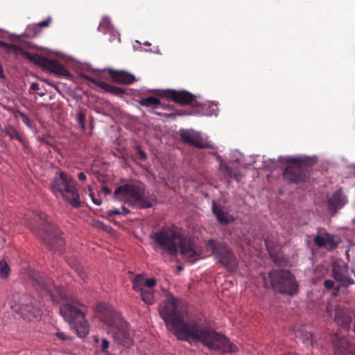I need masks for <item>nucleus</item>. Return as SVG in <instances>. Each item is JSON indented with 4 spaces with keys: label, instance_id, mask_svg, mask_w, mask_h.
<instances>
[{
    "label": "nucleus",
    "instance_id": "f257e3e1",
    "mask_svg": "<svg viewBox=\"0 0 355 355\" xmlns=\"http://www.w3.org/2000/svg\"><path fill=\"white\" fill-rule=\"evenodd\" d=\"M159 312L167 329L182 340L198 342L210 349L223 353L238 350L236 345L198 320L186 321L187 312L172 295H168L159 307Z\"/></svg>",
    "mask_w": 355,
    "mask_h": 355
},
{
    "label": "nucleus",
    "instance_id": "f03ea898",
    "mask_svg": "<svg viewBox=\"0 0 355 355\" xmlns=\"http://www.w3.org/2000/svg\"><path fill=\"white\" fill-rule=\"evenodd\" d=\"M156 243L170 255H175L178 250L187 261H194L205 255L200 248L191 243L190 239L184 236L174 226L165 227L154 234Z\"/></svg>",
    "mask_w": 355,
    "mask_h": 355
},
{
    "label": "nucleus",
    "instance_id": "7ed1b4c3",
    "mask_svg": "<svg viewBox=\"0 0 355 355\" xmlns=\"http://www.w3.org/2000/svg\"><path fill=\"white\" fill-rule=\"evenodd\" d=\"M114 198L137 208H148L153 205L155 198L146 196L145 187L137 180H132L118 187L114 191Z\"/></svg>",
    "mask_w": 355,
    "mask_h": 355
},
{
    "label": "nucleus",
    "instance_id": "20e7f679",
    "mask_svg": "<svg viewBox=\"0 0 355 355\" xmlns=\"http://www.w3.org/2000/svg\"><path fill=\"white\" fill-rule=\"evenodd\" d=\"M101 320L107 327V331L119 343L129 346L133 340V333L125 321L114 309L110 308L103 313Z\"/></svg>",
    "mask_w": 355,
    "mask_h": 355
},
{
    "label": "nucleus",
    "instance_id": "39448f33",
    "mask_svg": "<svg viewBox=\"0 0 355 355\" xmlns=\"http://www.w3.org/2000/svg\"><path fill=\"white\" fill-rule=\"evenodd\" d=\"M51 189L54 193H60L63 200L73 207L80 206V199L77 182L68 173L60 172L56 175L51 183Z\"/></svg>",
    "mask_w": 355,
    "mask_h": 355
},
{
    "label": "nucleus",
    "instance_id": "423d86ee",
    "mask_svg": "<svg viewBox=\"0 0 355 355\" xmlns=\"http://www.w3.org/2000/svg\"><path fill=\"white\" fill-rule=\"evenodd\" d=\"M279 162L289 164L284 171V178L290 182H304L309 178L304 166L315 162V157L306 156H279Z\"/></svg>",
    "mask_w": 355,
    "mask_h": 355
},
{
    "label": "nucleus",
    "instance_id": "0eeeda50",
    "mask_svg": "<svg viewBox=\"0 0 355 355\" xmlns=\"http://www.w3.org/2000/svg\"><path fill=\"white\" fill-rule=\"evenodd\" d=\"M264 286L271 287L275 292L294 295L297 293V285L293 275L287 270H278L269 273L263 278Z\"/></svg>",
    "mask_w": 355,
    "mask_h": 355
},
{
    "label": "nucleus",
    "instance_id": "6e6552de",
    "mask_svg": "<svg viewBox=\"0 0 355 355\" xmlns=\"http://www.w3.org/2000/svg\"><path fill=\"white\" fill-rule=\"evenodd\" d=\"M42 225V231H37V227L33 225L31 223L29 227L46 243V245L53 250H60V247L64 245V240L60 234L58 227L49 222L45 214H37Z\"/></svg>",
    "mask_w": 355,
    "mask_h": 355
},
{
    "label": "nucleus",
    "instance_id": "1a4fd4ad",
    "mask_svg": "<svg viewBox=\"0 0 355 355\" xmlns=\"http://www.w3.org/2000/svg\"><path fill=\"white\" fill-rule=\"evenodd\" d=\"M9 304L14 311L20 313L25 319L29 321L39 320L42 313L38 306L33 304L32 299L26 294L14 293Z\"/></svg>",
    "mask_w": 355,
    "mask_h": 355
},
{
    "label": "nucleus",
    "instance_id": "9d476101",
    "mask_svg": "<svg viewBox=\"0 0 355 355\" xmlns=\"http://www.w3.org/2000/svg\"><path fill=\"white\" fill-rule=\"evenodd\" d=\"M206 246L211 252V254L217 262L221 263L230 271L236 269V259L225 243L210 239L207 241Z\"/></svg>",
    "mask_w": 355,
    "mask_h": 355
},
{
    "label": "nucleus",
    "instance_id": "9b49d317",
    "mask_svg": "<svg viewBox=\"0 0 355 355\" xmlns=\"http://www.w3.org/2000/svg\"><path fill=\"white\" fill-rule=\"evenodd\" d=\"M31 277L33 279L37 288L46 293L53 303L58 304L60 300L66 297L63 288L55 286L51 279L45 278L38 272L33 273L31 275Z\"/></svg>",
    "mask_w": 355,
    "mask_h": 355
},
{
    "label": "nucleus",
    "instance_id": "f8f14e48",
    "mask_svg": "<svg viewBox=\"0 0 355 355\" xmlns=\"http://www.w3.org/2000/svg\"><path fill=\"white\" fill-rule=\"evenodd\" d=\"M155 284V279H146L142 275H137L132 280L133 289L140 293L142 300L148 304H151L155 301L153 287Z\"/></svg>",
    "mask_w": 355,
    "mask_h": 355
},
{
    "label": "nucleus",
    "instance_id": "ddd939ff",
    "mask_svg": "<svg viewBox=\"0 0 355 355\" xmlns=\"http://www.w3.org/2000/svg\"><path fill=\"white\" fill-rule=\"evenodd\" d=\"M332 273L334 278L340 286H347L354 283L350 275L354 274L355 277V272L353 270L349 271L345 264L334 263L333 264Z\"/></svg>",
    "mask_w": 355,
    "mask_h": 355
},
{
    "label": "nucleus",
    "instance_id": "4468645a",
    "mask_svg": "<svg viewBox=\"0 0 355 355\" xmlns=\"http://www.w3.org/2000/svg\"><path fill=\"white\" fill-rule=\"evenodd\" d=\"M60 313L70 324L74 321L83 318L84 312L81 310L77 304L66 303L60 308Z\"/></svg>",
    "mask_w": 355,
    "mask_h": 355
},
{
    "label": "nucleus",
    "instance_id": "2eb2a0df",
    "mask_svg": "<svg viewBox=\"0 0 355 355\" xmlns=\"http://www.w3.org/2000/svg\"><path fill=\"white\" fill-rule=\"evenodd\" d=\"M182 139L187 143L200 148L209 146L208 142L201 135L193 130H182L180 132Z\"/></svg>",
    "mask_w": 355,
    "mask_h": 355
},
{
    "label": "nucleus",
    "instance_id": "dca6fc26",
    "mask_svg": "<svg viewBox=\"0 0 355 355\" xmlns=\"http://www.w3.org/2000/svg\"><path fill=\"white\" fill-rule=\"evenodd\" d=\"M99 31L103 32L105 34H110V40L114 41L117 39L120 42V35L115 30L114 26L111 24L110 19L107 17H103L98 28Z\"/></svg>",
    "mask_w": 355,
    "mask_h": 355
},
{
    "label": "nucleus",
    "instance_id": "f3484780",
    "mask_svg": "<svg viewBox=\"0 0 355 355\" xmlns=\"http://www.w3.org/2000/svg\"><path fill=\"white\" fill-rule=\"evenodd\" d=\"M108 71L112 75V80L118 83L132 84L135 81V77L133 74L125 71H114L109 69Z\"/></svg>",
    "mask_w": 355,
    "mask_h": 355
},
{
    "label": "nucleus",
    "instance_id": "a211bd4d",
    "mask_svg": "<svg viewBox=\"0 0 355 355\" xmlns=\"http://www.w3.org/2000/svg\"><path fill=\"white\" fill-rule=\"evenodd\" d=\"M347 202V197L342 193L340 190H338L329 199L328 207L331 211H336L344 206Z\"/></svg>",
    "mask_w": 355,
    "mask_h": 355
},
{
    "label": "nucleus",
    "instance_id": "6ab92c4d",
    "mask_svg": "<svg viewBox=\"0 0 355 355\" xmlns=\"http://www.w3.org/2000/svg\"><path fill=\"white\" fill-rule=\"evenodd\" d=\"M334 320L338 325L343 328H347L351 322V316L347 313L346 310L340 306H336L334 310Z\"/></svg>",
    "mask_w": 355,
    "mask_h": 355
},
{
    "label": "nucleus",
    "instance_id": "aec40b11",
    "mask_svg": "<svg viewBox=\"0 0 355 355\" xmlns=\"http://www.w3.org/2000/svg\"><path fill=\"white\" fill-rule=\"evenodd\" d=\"M169 97L173 101L180 104H190L193 101V96L187 91H171Z\"/></svg>",
    "mask_w": 355,
    "mask_h": 355
},
{
    "label": "nucleus",
    "instance_id": "412c9836",
    "mask_svg": "<svg viewBox=\"0 0 355 355\" xmlns=\"http://www.w3.org/2000/svg\"><path fill=\"white\" fill-rule=\"evenodd\" d=\"M70 326L80 338L85 337L89 331L87 322L85 319V315L74 321Z\"/></svg>",
    "mask_w": 355,
    "mask_h": 355
},
{
    "label": "nucleus",
    "instance_id": "4be33fe9",
    "mask_svg": "<svg viewBox=\"0 0 355 355\" xmlns=\"http://www.w3.org/2000/svg\"><path fill=\"white\" fill-rule=\"evenodd\" d=\"M46 69L57 75L62 76L69 75L68 70L56 60L49 59Z\"/></svg>",
    "mask_w": 355,
    "mask_h": 355
},
{
    "label": "nucleus",
    "instance_id": "5701e85b",
    "mask_svg": "<svg viewBox=\"0 0 355 355\" xmlns=\"http://www.w3.org/2000/svg\"><path fill=\"white\" fill-rule=\"evenodd\" d=\"M212 210L220 223H227L233 220V217L221 207L217 206L215 202H213Z\"/></svg>",
    "mask_w": 355,
    "mask_h": 355
},
{
    "label": "nucleus",
    "instance_id": "b1692460",
    "mask_svg": "<svg viewBox=\"0 0 355 355\" xmlns=\"http://www.w3.org/2000/svg\"><path fill=\"white\" fill-rule=\"evenodd\" d=\"M314 242L318 247H327L331 245L333 243V236L324 232H320L314 238Z\"/></svg>",
    "mask_w": 355,
    "mask_h": 355
},
{
    "label": "nucleus",
    "instance_id": "393cba45",
    "mask_svg": "<svg viewBox=\"0 0 355 355\" xmlns=\"http://www.w3.org/2000/svg\"><path fill=\"white\" fill-rule=\"evenodd\" d=\"M11 272V268L5 259L0 260V278L6 279L9 277Z\"/></svg>",
    "mask_w": 355,
    "mask_h": 355
},
{
    "label": "nucleus",
    "instance_id": "a878e982",
    "mask_svg": "<svg viewBox=\"0 0 355 355\" xmlns=\"http://www.w3.org/2000/svg\"><path fill=\"white\" fill-rule=\"evenodd\" d=\"M5 134L8 136L11 139H17L21 144H24V139L20 136L17 129L14 127L9 126L6 128Z\"/></svg>",
    "mask_w": 355,
    "mask_h": 355
},
{
    "label": "nucleus",
    "instance_id": "bb28decb",
    "mask_svg": "<svg viewBox=\"0 0 355 355\" xmlns=\"http://www.w3.org/2000/svg\"><path fill=\"white\" fill-rule=\"evenodd\" d=\"M139 104L146 107H157L160 101L157 98L150 96L141 99Z\"/></svg>",
    "mask_w": 355,
    "mask_h": 355
},
{
    "label": "nucleus",
    "instance_id": "cd10ccee",
    "mask_svg": "<svg viewBox=\"0 0 355 355\" xmlns=\"http://www.w3.org/2000/svg\"><path fill=\"white\" fill-rule=\"evenodd\" d=\"M30 60L33 61L35 63L37 64L38 65L46 68L47 64L49 62V59L46 58L44 56H41L37 54H33V55H28V56Z\"/></svg>",
    "mask_w": 355,
    "mask_h": 355
},
{
    "label": "nucleus",
    "instance_id": "c85d7f7f",
    "mask_svg": "<svg viewBox=\"0 0 355 355\" xmlns=\"http://www.w3.org/2000/svg\"><path fill=\"white\" fill-rule=\"evenodd\" d=\"M5 45L6 46H4L3 49L8 53H13L17 55L20 54H24V51H23V49L17 45L8 44L6 42L5 43Z\"/></svg>",
    "mask_w": 355,
    "mask_h": 355
},
{
    "label": "nucleus",
    "instance_id": "c756f323",
    "mask_svg": "<svg viewBox=\"0 0 355 355\" xmlns=\"http://www.w3.org/2000/svg\"><path fill=\"white\" fill-rule=\"evenodd\" d=\"M68 263L76 271L83 279H85L86 276L85 269L78 261L69 260Z\"/></svg>",
    "mask_w": 355,
    "mask_h": 355
},
{
    "label": "nucleus",
    "instance_id": "7c9ffc66",
    "mask_svg": "<svg viewBox=\"0 0 355 355\" xmlns=\"http://www.w3.org/2000/svg\"><path fill=\"white\" fill-rule=\"evenodd\" d=\"M16 116H18L21 118L22 122L30 129H33V126L31 121L30 118L28 115H26L24 112L17 110L16 112Z\"/></svg>",
    "mask_w": 355,
    "mask_h": 355
},
{
    "label": "nucleus",
    "instance_id": "2f4dec72",
    "mask_svg": "<svg viewBox=\"0 0 355 355\" xmlns=\"http://www.w3.org/2000/svg\"><path fill=\"white\" fill-rule=\"evenodd\" d=\"M53 335L60 340L67 343L70 342L71 340V336L66 334L64 332L58 330Z\"/></svg>",
    "mask_w": 355,
    "mask_h": 355
},
{
    "label": "nucleus",
    "instance_id": "473e14b6",
    "mask_svg": "<svg viewBox=\"0 0 355 355\" xmlns=\"http://www.w3.org/2000/svg\"><path fill=\"white\" fill-rule=\"evenodd\" d=\"M85 114L80 112L77 114V122L82 129L85 128Z\"/></svg>",
    "mask_w": 355,
    "mask_h": 355
},
{
    "label": "nucleus",
    "instance_id": "72a5a7b5",
    "mask_svg": "<svg viewBox=\"0 0 355 355\" xmlns=\"http://www.w3.org/2000/svg\"><path fill=\"white\" fill-rule=\"evenodd\" d=\"M109 346H110L109 341L107 340L106 339H103L101 341V349L102 352H103L106 355H110L108 354V351H107Z\"/></svg>",
    "mask_w": 355,
    "mask_h": 355
},
{
    "label": "nucleus",
    "instance_id": "f704fd0d",
    "mask_svg": "<svg viewBox=\"0 0 355 355\" xmlns=\"http://www.w3.org/2000/svg\"><path fill=\"white\" fill-rule=\"evenodd\" d=\"M276 161L275 159H268L267 161L263 162V168H266L268 169H272L276 167Z\"/></svg>",
    "mask_w": 355,
    "mask_h": 355
},
{
    "label": "nucleus",
    "instance_id": "c9c22d12",
    "mask_svg": "<svg viewBox=\"0 0 355 355\" xmlns=\"http://www.w3.org/2000/svg\"><path fill=\"white\" fill-rule=\"evenodd\" d=\"M51 21V19L50 17H49L46 19L39 22L37 26L39 27H46L49 25Z\"/></svg>",
    "mask_w": 355,
    "mask_h": 355
},
{
    "label": "nucleus",
    "instance_id": "e433bc0d",
    "mask_svg": "<svg viewBox=\"0 0 355 355\" xmlns=\"http://www.w3.org/2000/svg\"><path fill=\"white\" fill-rule=\"evenodd\" d=\"M305 339L304 342H306V345H309V343H312V335L309 333L306 332L304 334Z\"/></svg>",
    "mask_w": 355,
    "mask_h": 355
},
{
    "label": "nucleus",
    "instance_id": "4c0bfd02",
    "mask_svg": "<svg viewBox=\"0 0 355 355\" xmlns=\"http://www.w3.org/2000/svg\"><path fill=\"white\" fill-rule=\"evenodd\" d=\"M324 285L326 288L331 289L334 287V283L332 280L327 279L324 281Z\"/></svg>",
    "mask_w": 355,
    "mask_h": 355
},
{
    "label": "nucleus",
    "instance_id": "58836bf2",
    "mask_svg": "<svg viewBox=\"0 0 355 355\" xmlns=\"http://www.w3.org/2000/svg\"><path fill=\"white\" fill-rule=\"evenodd\" d=\"M256 162L254 160V157L250 156L245 160V165H251L254 164Z\"/></svg>",
    "mask_w": 355,
    "mask_h": 355
},
{
    "label": "nucleus",
    "instance_id": "ea45409f",
    "mask_svg": "<svg viewBox=\"0 0 355 355\" xmlns=\"http://www.w3.org/2000/svg\"><path fill=\"white\" fill-rule=\"evenodd\" d=\"M107 214H109V216H114L120 214L121 211L118 209H112L109 210Z\"/></svg>",
    "mask_w": 355,
    "mask_h": 355
},
{
    "label": "nucleus",
    "instance_id": "a19ab883",
    "mask_svg": "<svg viewBox=\"0 0 355 355\" xmlns=\"http://www.w3.org/2000/svg\"><path fill=\"white\" fill-rule=\"evenodd\" d=\"M31 89L37 91L40 89V85L37 83H33L31 85Z\"/></svg>",
    "mask_w": 355,
    "mask_h": 355
},
{
    "label": "nucleus",
    "instance_id": "79ce46f5",
    "mask_svg": "<svg viewBox=\"0 0 355 355\" xmlns=\"http://www.w3.org/2000/svg\"><path fill=\"white\" fill-rule=\"evenodd\" d=\"M78 178L80 181H85L87 178L86 175L83 172L78 173Z\"/></svg>",
    "mask_w": 355,
    "mask_h": 355
},
{
    "label": "nucleus",
    "instance_id": "37998d69",
    "mask_svg": "<svg viewBox=\"0 0 355 355\" xmlns=\"http://www.w3.org/2000/svg\"><path fill=\"white\" fill-rule=\"evenodd\" d=\"M102 191L105 193V194H110L111 193V190L107 187H103L102 188Z\"/></svg>",
    "mask_w": 355,
    "mask_h": 355
},
{
    "label": "nucleus",
    "instance_id": "c03bdc74",
    "mask_svg": "<svg viewBox=\"0 0 355 355\" xmlns=\"http://www.w3.org/2000/svg\"><path fill=\"white\" fill-rule=\"evenodd\" d=\"M265 245H266V247L267 248V250L269 251L270 254H272V252L270 251V243L268 241H265Z\"/></svg>",
    "mask_w": 355,
    "mask_h": 355
},
{
    "label": "nucleus",
    "instance_id": "a18cd8bd",
    "mask_svg": "<svg viewBox=\"0 0 355 355\" xmlns=\"http://www.w3.org/2000/svg\"><path fill=\"white\" fill-rule=\"evenodd\" d=\"M92 201L96 205H100L101 204V200H98V199H95V198H92Z\"/></svg>",
    "mask_w": 355,
    "mask_h": 355
},
{
    "label": "nucleus",
    "instance_id": "49530a36",
    "mask_svg": "<svg viewBox=\"0 0 355 355\" xmlns=\"http://www.w3.org/2000/svg\"><path fill=\"white\" fill-rule=\"evenodd\" d=\"M81 76H82L83 77H84L85 78H86V79L89 80V81H91L92 83H95V80H94V78H89V76H87L83 75V74H81Z\"/></svg>",
    "mask_w": 355,
    "mask_h": 355
},
{
    "label": "nucleus",
    "instance_id": "de8ad7c7",
    "mask_svg": "<svg viewBox=\"0 0 355 355\" xmlns=\"http://www.w3.org/2000/svg\"><path fill=\"white\" fill-rule=\"evenodd\" d=\"M121 209H122V213L123 214H128L130 212V211L127 208H125V207H122Z\"/></svg>",
    "mask_w": 355,
    "mask_h": 355
},
{
    "label": "nucleus",
    "instance_id": "09e8293b",
    "mask_svg": "<svg viewBox=\"0 0 355 355\" xmlns=\"http://www.w3.org/2000/svg\"><path fill=\"white\" fill-rule=\"evenodd\" d=\"M139 154L141 158H145L146 156V154L143 151H141V150L139 151Z\"/></svg>",
    "mask_w": 355,
    "mask_h": 355
},
{
    "label": "nucleus",
    "instance_id": "8fccbe9b",
    "mask_svg": "<svg viewBox=\"0 0 355 355\" xmlns=\"http://www.w3.org/2000/svg\"><path fill=\"white\" fill-rule=\"evenodd\" d=\"M327 312L329 313V315H330L331 317H332V316H333V314H332V312H331V309H330V308H329V306H327Z\"/></svg>",
    "mask_w": 355,
    "mask_h": 355
},
{
    "label": "nucleus",
    "instance_id": "3c124183",
    "mask_svg": "<svg viewBox=\"0 0 355 355\" xmlns=\"http://www.w3.org/2000/svg\"><path fill=\"white\" fill-rule=\"evenodd\" d=\"M94 340L95 343H98L99 339L97 336H94Z\"/></svg>",
    "mask_w": 355,
    "mask_h": 355
},
{
    "label": "nucleus",
    "instance_id": "603ef678",
    "mask_svg": "<svg viewBox=\"0 0 355 355\" xmlns=\"http://www.w3.org/2000/svg\"><path fill=\"white\" fill-rule=\"evenodd\" d=\"M5 43L6 42H4L0 41V46L3 48V46H6Z\"/></svg>",
    "mask_w": 355,
    "mask_h": 355
},
{
    "label": "nucleus",
    "instance_id": "864d4df0",
    "mask_svg": "<svg viewBox=\"0 0 355 355\" xmlns=\"http://www.w3.org/2000/svg\"><path fill=\"white\" fill-rule=\"evenodd\" d=\"M144 45H146V46H150V43H149L148 42H146L144 43Z\"/></svg>",
    "mask_w": 355,
    "mask_h": 355
},
{
    "label": "nucleus",
    "instance_id": "5fc2aeb1",
    "mask_svg": "<svg viewBox=\"0 0 355 355\" xmlns=\"http://www.w3.org/2000/svg\"><path fill=\"white\" fill-rule=\"evenodd\" d=\"M101 85H102V86H104V85H105V83H102Z\"/></svg>",
    "mask_w": 355,
    "mask_h": 355
},
{
    "label": "nucleus",
    "instance_id": "6e6d98bb",
    "mask_svg": "<svg viewBox=\"0 0 355 355\" xmlns=\"http://www.w3.org/2000/svg\"><path fill=\"white\" fill-rule=\"evenodd\" d=\"M40 96H44V93H41V94H40Z\"/></svg>",
    "mask_w": 355,
    "mask_h": 355
},
{
    "label": "nucleus",
    "instance_id": "4d7b16f0",
    "mask_svg": "<svg viewBox=\"0 0 355 355\" xmlns=\"http://www.w3.org/2000/svg\"><path fill=\"white\" fill-rule=\"evenodd\" d=\"M352 222L355 223V218L352 220Z\"/></svg>",
    "mask_w": 355,
    "mask_h": 355
}]
</instances>
